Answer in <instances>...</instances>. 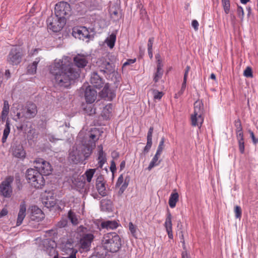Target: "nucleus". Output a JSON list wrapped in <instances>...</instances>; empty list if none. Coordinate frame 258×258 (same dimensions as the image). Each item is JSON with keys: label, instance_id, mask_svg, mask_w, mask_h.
Instances as JSON below:
<instances>
[{"label": "nucleus", "instance_id": "1", "mask_svg": "<svg viewBox=\"0 0 258 258\" xmlns=\"http://www.w3.org/2000/svg\"><path fill=\"white\" fill-rule=\"evenodd\" d=\"M49 72L54 76L55 83L59 87H69L72 81L80 76V71L73 68L68 57L55 60L49 66Z\"/></svg>", "mask_w": 258, "mask_h": 258}, {"label": "nucleus", "instance_id": "2", "mask_svg": "<svg viewBox=\"0 0 258 258\" xmlns=\"http://www.w3.org/2000/svg\"><path fill=\"white\" fill-rule=\"evenodd\" d=\"M34 167L30 168L26 172V179L28 182L36 188H41L45 184L43 175H48L52 171L50 164L42 158H37L34 162Z\"/></svg>", "mask_w": 258, "mask_h": 258}, {"label": "nucleus", "instance_id": "3", "mask_svg": "<svg viewBox=\"0 0 258 258\" xmlns=\"http://www.w3.org/2000/svg\"><path fill=\"white\" fill-rule=\"evenodd\" d=\"M102 244L106 250L111 252H117L121 245V239L115 232L104 235Z\"/></svg>", "mask_w": 258, "mask_h": 258}, {"label": "nucleus", "instance_id": "4", "mask_svg": "<svg viewBox=\"0 0 258 258\" xmlns=\"http://www.w3.org/2000/svg\"><path fill=\"white\" fill-rule=\"evenodd\" d=\"M204 105L202 101L197 100L194 103V110L190 120L192 126L200 128L204 121Z\"/></svg>", "mask_w": 258, "mask_h": 258}, {"label": "nucleus", "instance_id": "5", "mask_svg": "<svg viewBox=\"0 0 258 258\" xmlns=\"http://www.w3.org/2000/svg\"><path fill=\"white\" fill-rule=\"evenodd\" d=\"M96 66L98 69L104 74L109 75L115 72V66L112 62H110L109 59L101 57L98 59L96 62Z\"/></svg>", "mask_w": 258, "mask_h": 258}, {"label": "nucleus", "instance_id": "6", "mask_svg": "<svg viewBox=\"0 0 258 258\" xmlns=\"http://www.w3.org/2000/svg\"><path fill=\"white\" fill-rule=\"evenodd\" d=\"M23 56L22 48L19 47L12 48L7 56L8 62L12 65L19 64Z\"/></svg>", "mask_w": 258, "mask_h": 258}, {"label": "nucleus", "instance_id": "7", "mask_svg": "<svg viewBox=\"0 0 258 258\" xmlns=\"http://www.w3.org/2000/svg\"><path fill=\"white\" fill-rule=\"evenodd\" d=\"M14 180L13 177H7L0 184V195L5 198H10L12 195V183Z\"/></svg>", "mask_w": 258, "mask_h": 258}, {"label": "nucleus", "instance_id": "8", "mask_svg": "<svg viewBox=\"0 0 258 258\" xmlns=\"http://www.w3.org/2000/svg\"><path fill=\"white\" fill-rule=\"evenodd\" d=\"M54 11L56 16L61 19L69 15L71 11L70 5L67 2H59L55 5Z\"/></svg>", "mask_w": 258, "mask_h": 258}, {"label": "nucleus", "instance_id": "9", "mask_svg": "<svg viewBox=\"0 0 258 258\" xmlns=\"http://www.w3.org/2000/svg\"><path fill=\"white\" fill-rule=\"evenodd\" d=\"M47 27L53 32H59L64 26V22L59 18L49 17L47 20Z\"/></svg>", "mask_w": 258, "mask_h": 258}, {"label": "nucleus", "instance_id": "10", "mask_svg": "<svg viewBox=\"0 0 258 258\" xmlns=\"http://www.w3.org/2000/svg\"><path fill=\"white\" fill-rule=\"evenodd\" d=\"M72 35L75 38L83 40L89 38L90 36L88 29L85 27H75L73 28Z\"/></svg>", "mask_w": 258, "mask_h": 258}, {"label": "nucleus", "instance_id": "11", "mask_svg": "<svg viewBox=\"0 0 258 258\" xmlns=\"http://www.w3.org/2000/svg\"><path fill=\"white\" fill-rule=\"evenodd\" d=\"M42 202L47 208L53 207L56 204V200L51 191H45L42 196Z\"/></svg>", "mask_w": 258, "mask_h": 258}, {"label": "nucleus", "instance_id": "12", "mask_svg": "<svg viewBox=\"0 0 258 258\" xmlns=\"http://www.w3.org/2000/svg\"><path fill=\"white\" fill-rule=\"evenodd\" d=\"M22 109L25 115V119H27L34 117L37 113V106L34 103H29Z\"/></svg>", "mask_w": 258, "mask_h": 258}, {"label": "nucleus", "instance_id": "13", "mask_svg": "<svg viewBox=\"0 0 258 258\" xmlns=\"http://www.w3.org/2000/svg\"><path fill=\"white\" fill-rule=\"evenodd\" d=\"M75 64L79 68H83L88 62V56L78 54L73 58Z\"/></svg>", "mask_w": 258, "mask_h": 258}, {"label": "nucleus", "instance_id": "14", "mask_svg": "<svg viewBox=\"0 0 258 258\" xmlns=\"http://www.w3.org/2000/svg\"><path fill=\"white\" fill-rule=\"evenodd\" d=\"M44 218V214L42 210L36 206L32 207L30 219L32 221L39 222Z\"/></svg>", "mask_w": 258, "mask_h": 258}, {"label": "nucleus", "instance_id": "15", "mask_svg": "<svg viewBox=\"0 0 258 258\" xmlns=\"http://www.w3.org/2000/svg\"><path fill=\"white\" fill-rule=\"evenodd\" d=\"M97 97V92L92 89L91 86L86 87L85 91V98L88 103H93Z\"/></svg>", "mask_w": 258, "mask_h": 258}, {"label": "nucleus", "instance_id": "16", "mask_svg": "<svg viewBox=\"0 0 258 258\" xmlns=\"http://www.w3.org/2000/svg\"><path fill=\"white\" fill-rule=\"evenodd\" d=\"M69 158L74 163H77L82 159L81 150L79 147H74L69 154Z\"/></svg>", "mask_w": 258, "mask_h": 258}, {"label": "nucleus", "instance_id": "17", "mask_svg": "<svg viewBox=\"0 0 258 258\" xmlns=\"http://www.w3.org/2000/svg\"><path fill=\"white\" fill-rule=\"evenodd\" d=\"M11 152L13 155L18 158H22L25 156L23 147L20 144H14L11 147Z\"/></svg>", "mask_w": 258, "mask_h": 258}, {"label": "nucleus", "instance_id": "18", "mask_svg": "<svg viewBox=\"0 0 258 258\" xmlns=\"http://www.w3.org/2000/svg\"><path fill=\"white\" fill-rule=\"evenodd\" d=\"M101 132L98 128H93L89 132L88 144L92 145L94 144L96 145V142L99 140L101 136Z\"/></svg>", "mask_w": 258, "mask_h": 258}, {"label": "nucleus", "instance_id": "19", "mask_svg": "<svg viewBox=\"0 0 258 258\" xmlns=\"http://www.w3.org/2000/svg\"><path fill=\"white\" fill-rule=\"evenodd\" d=\"M81 150V155L82 157H84V159H87L92 154L93 150L95 147V145L93 144L92 145L88 144L87 146L81 145L79 147Z\"/></svg>", "mask_w": 258, "mask_h": 258}, {"label": "nucleus", "instance_id": "20", "mask_svg": "<svg viewBox=\"0 0 258 258\" xmlns=\"http://www.w3.org/2000/svg\"><path fill=\"white\" fill-rule=\"evenodd\" d=\"M96 187L101 196L104 197L106 195L105 182L104 181L102 176H100L97 178Z\"/></svg>", "mask_w": 258, "mask_h": 258}, {"label": "nucleus", "instance_id": "21", "mask_svg": "<svg viewBox=\"0 0 258 258\" xmlns=\"http://www.w3.org/2000/svg\"><path fill=\"white\" fill-rule=\"evenodd\" d=\"M90 82L94 87L97 88L102 87L103 85V80L96 72H94L92 73L90 78Z\"/></svg>", "mask_w": 258, "mask_h": 258}, {"label": "nucleus", "instance_id": "22", "mask_svg": "<svg viewBox=\"0 0 258 258\" xmlns=\"http://www.w3.org/2000/svg\"><path fill=\"white\" fill-rule=\"evenodd\" d=\"M93 238L94 236L92 234H84L80 239L81 247L83 249H87L90 246Z\"/></svg>", "mask_w": 258, "mask_h": 258}, {"label": "nucleus", "instance_id": "23", "mask_svg": "<svg viewBox=\"0 0 258 258\" xmlns=\"http://www.w3.org/2000/svg\"><path fill=\"white\" fill-rule=\"evenodd\" d=\"M172 216L170 213H168L164 223V227L168 234V237L172 239L173 235L172 233Z\"/></svg>", "mask_w": 258, "mask_h": 258}, {"label": "nucleus", "instance_id": "24", "mask_svg": "<svg viewBox=\"0 0 258 258\" xmlns=\"http://www.w3.org/2000/svg\"><path fill=\"white\" fill-rule=\"evenodd\" d=\"M26 206L24 202L22 203L20 205V209L18 215L16 225L20 226L26 216Z\"/></svg>", "mask_w": 258, "mask_h": 258}, {"label": "nucleus", "instance_id": "25", "mask_svg": "<svg viewBox=\"0 0 258 258\" xmlns=\"http://www.w3.org/2000/svg\"><path fill=\"white\" fill-rule=\"evenodd\" d=\"M98 149L99 150L98 153V156L97 158L98 161V167L101 168H102L104 164L106 162V154L103 152V146L102 145L98 146Z\"/></svg>", "mask_w": 258, "mask_h": 258}, {"label": "nucleus", "instance_id": "26", "mask_svg": "<svg viewBox=\"0 0 258 258\" xmlns=\"http://www.w3.org/2000/svg\"><path fill=\"white\" fill-rule=\"evenodd\" d=\"M62 251L67 254L72 253L75 251H78L77 250L74 248L73 242L70 240L67 241L66 243L62 244Z\"/></svg>", "mask_w": 258, "mask_h": 258}, {"label": "nucleus", "instance_id": "27", "mask_svg": "<svg viewBox=\"0 0 258 258\" xmlns=\"http://www.w3.org/2000/svg\"><path fill=\"white\" fill-rule=\"evenodd\" d=\"M39 57L36 58L35 60L27 67V73L29 74L33 75L36 73L37 64L40 61Z\"/></svg>", "mask_w": 258, "mask_h": 258}, {"label": "nucleus", "instance_id": "28", "mask_svg": "<svg viewBox=\"0 0 258 258\" xmlns=\"http://www.w3.org/2000/svg\"><path fill=\"white\" fill-rule=\"evenodd\" d=\"M161 155L155 154L148 167V170H151L155 166H158L161 162L160 159Z\"/></svg>", "mask_w": 258, "mask_h": 258}, {"label": "nucleus", "instance_id": "29", "mask_svg": "<svg viewBox=\"0 0 258 258\" xmlns=\"http://www.w3.org/2000/svg\"><path fill=\"white\" fill-rule=\"evenodd\" d=\"M179 195L177 192H172L169 199V205L170 208H173L175 207L176 203L178 201Z\"/></svg>", "mask_w": 258, "mask_h": 258}, {"label": "nucleus", "instance_id": "30", "mask_svg": "<svg viewBox=\"0 0 258 258\" xmlns=\"http://www.w3.org/2000/svg\"><path fill=\"white\" fill-rule=\"evenodd\" d=\"M101 227L107 229H113L118 227V223L115 221H107L101 223Z\"/></svg>", "mask_w": 258, "mask_h": 258}, {"label": "nucleus", "instance_id": "31", "mask_svg": "<svg viewBox=\"0 0 258 258\" xmlns=\"http://www.w3.org/2000/svg\"><path fill=\"white\" fill-rule=\"evenodd\" d=\"M190 67L189 66H187L185 68L184 73L183 83L182 84L181 90L179 92V94L180 95L182 94L183 93V92L185 90V89L186 88V84L187 76H188V72L190 71Z\"/></svg>", "mask_w": 258, "mask_h": 258}, {"label": "nucleus", "instance_id": "32", "mask_svg": "<svg viewBox=\"0 0 258 258\" xmlns=\"http://www.w3.org/2000/svg\"><path fill=\"white\" fill-rule=\"evenodd\" d=\"M116 34L112 33L106 39L105 42L110 48H113L116 41Z\"/></svg>", "mask_w": 258, "mask_h": 258}, {"label": "nucleus", "instance_id": "33", "mask_svg": "<svg viewBox=\"0 0 258 258\" xmlns=\"http://www.w3.org/2000/svg\"><path fill=\"white\" fill-rule=\"evenodd\" d=\"M10 132V121L8 119H7L6 121V124L5 125V129L3 132V135L2 139V141L3 143H4L6 142L7 138Z\"/></svg>", "mask_w": 258, "mask_h": 258}, {"label": "nucleus", "instance_id": "34", "mask_svg": "<svg viewBox=\"0 0 258 258\" xmlns=\"http://www.w3.org/2000/svg\"><path fill=\"white\" fill-rule=\"evenodd\" d=\"M112 110V105L111 104L106 105L102 110V116L105 119H108L111 113Z\"/></svg>", "mask_w": 258, "mask_h": 258}, {"label": "nucleus", "instance_id": "35", "mask_svg": "<svg viewBox=\"0 0 258 258\" xmlns=\"http://www.w3.org/2000/svg\"><path fill=\"white\" fill-rule=\"evenodd\" d=\"M96 171V169L93 168V169H87L85 171V172L84 173V175H85L86 178V180L88 182L90 183Z\"/></svg>", "mask_w": 258, "mask_h": 258}, {"label": "nucleus", "instance_id": "36", "mask_svg": "<svg viewBox=\"0 0 258 258\" xmlns=\"http://www.w3.org/2000/svg\"><path fill=\"white\" fill-rule=\"evenodd\" d=\"M235 125L236 127V132L237 137H241L243 136L242 127L240 120L239 119H237L235 121Z\"/></svg>", "mask_w": 258, "mask_h": 258}, {"label": "nucleus", "instance_id": "37", "mask_svg": "<svg viewBox=\"0 0 258 258\" xmlns=\"http://www.w3.org/2000/svg\"><path fill=\"white\" fill-rule=\"evenodd\" d=\"M9 112V105L8 101L5 100L4 102V106L2 112V119L4 120L7 117Z\"/></svg>", "mask_w": 258, "mask_h": 258}, {"label": "nucleus", "instance_id": "38", "mask_svg": "<svg viewBox=\"0 0 258 258\" xmlns=\"http://www.w3.org/2000/svg\"><path fill=\"white\" fill-rule=\"evenodd\" d=\"M68 218L73 224L77 225L78 224V219L76 214L71 210L68 213Z\"/></svg>", "mask_w": 258, "mask_h": 258}, {"label": "nucleus", "instance_id": "39", "mask_svg": "<svg viewBox=\"0 0 258 258\" xmlns=\"http://www.w3.org/2000/svg\"><path fill=\"white\" fill-rule=\"evenodd\" d=\"M181 242L183 244V249L184 250L182 251L181 252V258H190V255L189 254V253L187 252L186 249V247H185V242H184V239H183V235H181Z\"/></svg>", "mask_w": 258, "mask_h": 258}, {"label": "nucleus", "instance_id": "40", "mask_svg": "<svg viewBox=\"0 0 258 258\" xmlns=\"http://www.w3.org/2000/svg\"><path fill=\"white\" fill-rule=\"evenodd\" d=\"M163 71L162 69L157 68L156 73L154 76V81L157 83L162 77Z\"/></svg>", "mask_w": 258, "mask_h": 258}, {"label": "nucleus", "instance_id": "41", "mask_svg": "<svg viewBox=\"0 0 258 258\" xmlns=\"http://www.w3.org/2000/svg\"><path fill=\"white\" fill-rule=\"evenodd\" d=\"M238 141V147L240 152L241 154L244 153V142L243 140V136L241 137H237Z\"/></svg>", "mask_w": 258, "mask_h": 258}, {"label": "nucleus", "instance_id": "42", "mask_svg": "<svg viewBox=\"0 0 258 258\" xmlns=\"http://www.w3.org/2000/svg\"><path fill=\"white\" fill-rule=\"evenodd\" d=\"M222 6L226 14H228L230 11V0H221Z\"/></svg>", "mask_w": 258, "mask_h": 258}, {"label": "nucleus", "instance_id": "43", "mask_svg": "<svg viewBox=\"0 0 258 258\" xmlns=\"http://www.w3.org/2000/svg\"><path fill=\"white\" fill-rule=\"evenodd\" d=\"M164 148V138H162L158 145L156 154L161 155Z\"/></svg>", "mask_w": 258, "mask_h": 258}, {"label": "nucleus", "instance_id": "44", "mask_svg": "<svg viewBox=\"0 0 258 258\" xmlns=\"http://www.w3.org/2000/svg\"><path fill=\"white\" fill-rule=\"evenodd\" d=\"M152 92L155 100H160L163 96V93L162 92H160L155 89L153 90Z\"/></svg>", "mask_w": 258, "mask_h": 258}, {"label": "nucleus", "instance_id": "45", "mask_svg": "<svg viewBox=\"0 0 258 258\" xmlns=\"http://www.w3.org/2000/svg\"><path fill=\"white\" fill-rule=\"evenodd\" d=\"M84 111L89 115H92L95 113V109H94L92 105H87L84 108Z\"/></svg>", "mask_w": 258, "mask_h": 258}, {"label": "nucleus", "instance_id": "46", "mask_svg": "<svg viewBox=\"0 0 258 258\" xmlns=\"http://www.w3.org/2000/svg\"><path fill=\"white\" fill-rule=\"evenodd\" d=\"M234 213L236 218L240 219L242 215V210L240 206H236L234 207Z\"/></svg>", "mask_w": 258, "mask_h": 258}, {"label": "nucleus", "instance_id": "47", "mask_svg": "<svg viewBox=\"0 0 258 258\" xmlns=\"http://www.w3.org/2000/svg\"><path fill=\"white\" fill-rule=\"evenodd\" d=\"M152 141H147L146 146L144 147V148L143 149V152L144 154H146L149 152V151H150V150L152 147Z\"/></svg>", "mask_w": 258, "mask_h": 258}, {"label": "nucleus", "instance_id": "48", "mask_svg": "<svg viewBox=\"0 0 258 258\" xmlns=\"http://www.w3.org/2000/svg\"><path fill=\"white\" fill-rule=\"evenodd\" d=\"M128 186V183L125 181L122 185L119 188V190L118 191V196H121L124 191L125 189Z\"/></svg>", "mask_w": 258, "mask_h": 258}, {"label": "nucleus", "instance_id": "49", "mask_svg": "<svg viewBox=\"0 0 258 258\" xmlns=\"http://www.w3.org/2000/svg\"><path fill=\"white\" fill-rule=\"evenodd\" d=\"M17 118L15 119L16 121H18L19 119H23L24 121H25L27 119H25V115L24 113L23 110L22 109L21 112H17L16 114Z\"/></svg>", "mask_w": 258, "mask_h": 258}, {"label": "nucleus", "instance_id": "50", "mask_svg": "<svg viewBox=\"0 0 258 258\" xmlns=\"http://www.w3.org/2000/svg\"><path fill=\"white\" fill-rule=\"evenodd\" d=\"M129 229L132 233L133 236H135L136 233V227L133 224L132 222H130L128 224Z\"/></svg>", "mask_w": 258, "mask_h": 258}, {"label": "nucleus", "instance_id": "51", "mask_svg": "<svg viewBox=\"0 0 258 258\" xmlns=\"http://www.w3.org/2000/svg\"><path fill=\"white\" fill-rule=\"evenodd\" d=\"M244 76L246 77H252V70L250 67H247L246 69L244 71Z\"/></svg>", "mask_w": 258, "mask_h": 258}, {"label": "nucleus", "instance_id": "52", "mask_svg": "<svg viewBox=\"0 0 258 258\" xmlns=\"http://www.w3.org/2000/svg\"><path fill=\"white\" fill-rule=\"evenodd\" d=\"M154 128L153 126H151L148 131L147 136V141H152V134L153 132Z\"/></svg>", "mask_w": 258, "mask_h": 258}, {"label": "nucleus", "instance_id": "53", "mask_svg": "<svg viewBox=\"0 0 258 258\" xmlns=\"http://www.w3.org/2000/svg\"><path fill=\"white\" fill-rule=\"evenodd\" d=\"M237 14L239 17L242 20L244 16V11L242 7L238 6L237 8Z\"/></svg>", "mask_w": 258, "mask_h": 258}, {"label": "nucleus", "instance_id": "54", "mask_svg": "<svg viewBox=\"0 0 258 258\" xmlns=\"http://www.w3.org/2000/svg\"><path fill=\"white\" fill-rule=\"evenodd\" d=\"M123 175L121 174L119 176V177L117 179V181L116 183V186H119L123 183Z\"/></svg>", "mask_w": 258, "mask_h": 258}, {"label": "nucleus", "instance_id": "55", "mask_svg": "<svg viewBox=\"0 0 258 258\" xmlns=\"http://www.w3.org/2000/svg\"><path fill=\"white\" fill-rule=\"evenodd\" d=\"M249 133L250 134L251 138L252 140L253 143L255 144L257 143H258V139H256L255 137H254L253 132H252L251 131H249Z\"/></svg>", "mask_w": 258, "mask_h": 258}, {"label": "nucleus", "instance_id": "56", "mask_svg": "<svg viewBox=\"0 0 258 258\" xmlns=\"http://www.w3.org/2000/svg\"><path fill=\"white\" fill-rule=\"evenodd\" d=\"M154 42V38L151 37L149 39L148 42V49H152L153 44Z\"/></svg>", "mask_w": 258, "mask_h": 258}, {"label": "nucleus", "instance_id": "57", "mask_svg": "<svg viewBox=\"0 0 258 258\" xmlns=\"http://www.w3.org/2000/svg\"><path fill=\"white\" fill-rule=\"evenodd\" d=\"M191 25L195 31H197L198 30L199 23L197 20H193L192 21Z\"/></svg>", "mask_w": 258, "mask_h": 258}, {"label": "nucleus", "instance_id": "58", "mask_svg": "<svg viewBox=\"0 0 258 258\" xmlns=\"http://www.w3.org/2000/svg\"><path fill=\"white\" fill-rule=\"evenodd\" d=\"M8 210L7 209L4 208L0 212V218L8 214Z\"/></svg>", "mask_w": 258, "mask_h": 258}, {"label": "nucleus", "instance_id": "59", "mask_svg": "<svg viewBox=\"0 0 258 258\" xmlns=\"http://www.w3.org/2000/svg\"><path fill=\"white\" fill-rule=\"evenodd\" d=\"M136 61V59H128L127 60L126 62H125L123 64V67H124V66H127L130 64H131V63H134Z\"/></svg>", "mask_w": 258, "mask_h": 258}, {"label": "nucleus", "instance_id": "60", "mask_svg": "<svg viewBox=\"0 0 258 258\" xmlns=\"http://www.w3.org/2000/svg\"><path fill=\"white\" fill-rule=\"evenodd\" d=\"M110 169L112 172H113L116 169V165L114 161H112L111 162Z\"/></svg>", "mask_w": 258, "mask_h": 258}, {"label": "nucleus", "instance_id": "61", "mask_svg": "<svg viewBox=\"0 0 258 258\" xmlns=\"http://www.w3.org/2000/svg\"><path fill=\"white\" fill-rule=\"evenodd\" d=\"M157 68L162 69L163 65L162 64V61H161V59H158V60H157Z\"/></svg>", "mask_w": 258, "mask_h": 258}, {"label": "nucleus", "instance_id": "62", "mask_svg": "<svg viewBox=\"0 0 258 258\" xmlns=\"http://www.w3.org/2000/svg\"><path fill=\"white\" fill-rule=\"evenodd\" d=\"M77 252L78 251H75L72 253L69 254L68 255H69V256L66 257V258H77L76 257V253H77Z\"/></svg>", "mask_w": 258, "mask_h": 258}, {"label": "nucleus", "instance_id": "63", "mask_svg": "<svg viewBox=\"0 0 258 258\" xmlns=\"http://www.w3.org/2000/svg\"><path fill=\"white\" fill-rule=\"evenodd\" d=\"M50 250L54 254H55L53 258H58V254L53 248H51Z\"/></svg>", "mask_w": 258, "mask_h": 258}, {"label": "nucleus", "instance_id": "64", "mask_svg": "<svg viewBox=\"0 0 258 258\" xmlns=\"http://www.w3.org/2000/svg\"><path fill=\"white\" fill-rule=\"evenodd\" d=\"M148 54L149 57L152 58L153 57V51L152 49H148Z\"/></svg>", "mask_w": 258, "mask_h": 258}]
</instances>
